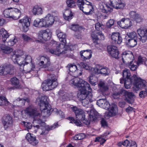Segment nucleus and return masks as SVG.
<instances>
[{
	"mask_svg": "<svg viewBox=\"0 0 147 147\" xmlns=\"http://www.w3.org/2000/svg\"><path fill=\"white\" fill-rule=\"evenodd\" d=\"M111 38L112 44L115 45L120 44L122 42V38L119 33H113Z\"/></svg>",
	"mask_w": 147,
	"mask_h": 147,
	"instance_id": "nucleus-15",
	"label": "nucleus"
},
{
	"mask_svg": "<svg viewBox=\"0 0 147 147\" xmlns=\"http://www.w3.org/2000/svg\"><path fill=\"white\" fill-rule=\"evenodd\" d=\"M122 60L124 63H127L130 61H133L134 57L132 52L130 51H125L121 54Z\"/></svg>",
	"mask_w": 147,
	"mask_h": 147,
	"instance_id": "nucleus-10",
	"label": "nucleus"
},
{
	"mask_svg": "<svg viewBox=\"0 0 147 147\" xmlns=\"http://www.w3.org/2000/svg\"><path fill=\"white\" fill-rule=\"evenodd\" d=\"M71 28L72 30L74 31H79L81 29L78 25L75 24H72L71 27Z\"/></svg>",
	"mask_w": 147,
	"mask_h": 147,
	"instance_id": "nucleus-57",
	"label": "nucleus"
},
{
	"mask_svg": "<svg viewBox=\"0 0 147 147\" xmlns=\"http://www.w3.org/2000/svg\"><path fill=\"white\" fill-rule=\"evenodd\" d=\"M4 65L0 67V75H7V71H6Z\"/></svg>",
	"mask_w": 147,
	"mask_h": 147,
	"instance_id": "nucleus-58",
	"label": "nucleus"
},
{
	"mask_svg": "<svg viewBox=\"0 0 147 147\" xmlns=\"http://www.w3.org/2000/svg\"><path fill=\"white\" fill-rule=\"evenodd\" d=\"M19 56V55L15 54H13L12 56L11 59L14 63H17L18 59V56Z\"/></svg>",
	"mask_w": 147,
	"mask_h": 147,
	"instance_id": "nucleus-63",
	"label": "nucleus"
},
{
	"mask_svg": "<svg viewBox=\"0 0 147 147\" xmlns=\"http://www.w3.org/2000/svg\"><path fill=\"white\" fill-rule=\"evenodd\" d=\"M117 23L120 27L125 29H128L132 26L131 21L128 18H123L118 21Z\"/></svg>",
	"mask_w": 147,
	"mask_h": 147,
	"instance_id": "nucleus-12",
	"label": "nucleus"
},
{
	"mask_svg": "<svg viewBox=\"0 0 147 147\" xmlns=\"http://www.w3.org/2000/svg\"><path fill=\"white\" fill-rule=\"evenodd\" d=\"M24 94L25 95V96H23L24 98H19L16 100V101L20 106L24 105L26 101H28V99L27 97V94L26 93H24Z\"/></svg>",
	"mask_w": 147,
	"mask_h": 147,
	"instance_id": "nucleus-32",
	"label": "nucleus"
},
{
	"mask_svg": "<svg viewBox=\"0 0 147 147\" xmlns=\"http://www.w3.org/2000/svg\"><path fill=\"white\" fill-rule=\"evenodd\" d=\"M110 5L116 9H122L125 7L124 4L121 0H110Z\"/></svg>",
	"mask_w": 147,
	"mask_h": 147,
	"instance_id": "nucleus-17",
	"label": "nucleus"
},
{
	"mask_svg": "<svg viewBox=\"0 0 147 147\" xmlns=\"http://www.w3.org/2000/svg\"><path fill=\"white\" fill-rule=\"evenodd\" d=\"M147 59L146 58L142 57L141 56H138V66L141 64H144L147 66Z\"/></svg>",
	"mask_w": 147,
	"mask_h": 147,
	"instance_id": "nucleus-45",
	"label": "nucleus"
},
{
	"mask_svg": "<svg viewBox=\"0 0 147 147\" xmlns=\"http://www.w3.org/2000/svg\"><path fill=\"white\" fill-rule=\"evenodd\" d=\"M30 19L28 17H25L23 19L19 20V22L22 24V31L24 32H27L28 30V27L30 26Z\"/></svg>",
	"mask_w": 147,
	"mask_h": 147,
	"instance_id": "nucleus-14",
	"label": "nucleus"
},
{
	"mask_svg": "<svg viewBox=\"0 0 147 147\" xmlns=\"http://www.w3.org/2000/svg\"><path fill=\"white\" fill-rule=\"evenodd\" d=\"M51 36V32L49 29L41 30L38 33V38L41 40L45 41L49 40Z\"/></svg>",
	"mask_w": 147,
	"mask_h": 147,
	"instance_id": "nucleus-9",
	"label": "nucleus"
},
{
	"mask_svg": "<svg viewBox=\"0 0 147 147\" xmlns=\"http://www.w3.org/2000/svg\"><path fill=\"white\" fill-rule=\"evenodd\" d=\"M127 65L128 67L130 68L131 70L132 71H135L137 69V65L133 64V61H130V63H128Z\"/></svg>",
	"mask_w": 147,
	"mask_h": 147,
	"instance_id": "nucleus-55",
	"label": "nucleus"
},
{
	"mask_svg": "<svg viewBox=\"0 0 147 147\" xmlns=\"http://www.w3.org/2000/svg\"><path fill=\"white\" fill-rule=\"evenodd\" d=\"M107 50L108 53L112 57L117 59L119 58V51L116 46L113 45L108 46L107 47Z\"/></svg>",
	"mask_w": 147,
	"mask_h": 147,
	"instance_id": "nucleus-11",
	"label": "nucleus"
},
{
	"mask_svg": "<svg viewBox=\"0 0 147 147\" xmlns=\"http://www.w3.org/2000/svg\"><path fill=\"white\" fill-rule=\"evenodd\" d=\"M2 52L6 54H9L13 51L12 49L9 47H6L2 48Z\"/></svg>",
	"mask_w": 147,
	"mask_h": 147,
	"instance_id": "nucleus-56",
	"label": "nucleus"
},
{
	"mask_svg": "<svg viewBox=\"0 0 147 147\" xmlns=\"http://www.w3.org/2000/svg\"><path fill=\"white\" fill-rule=\"evenodd\" d=\"M104 26L102 23L97 22L95 24V28L97 31H101L103 30Z\"/></svg>",
	"mask_w": 147,
	"mask_h": 147,
	"instance_id": "nucleus-49",
	"label": "nucleus"
},
{
	"mask_svg": "<svg viewBox=\"0 0 147 147\" xmlns=\"http://www.w3.org/2000/svg\"><path fill=\"white\" fill-rule=\"evenodd\" d=\"M146 81L140 77H138V90L140 89L142 90L144 89V90L147 89V87L146 84Z\"/></svg>",
	"mask_w": 147,
	"mask_h": 147,
	"instance_id": "nucleus-29",
	"label": "nucleus"
},
{
	"mask_svg": "<svg viewBox=\"0 0 147 147\" xmlns=\"http://www.w3.org/2000/svg\"><path fill=\"white\" fill-rule=\"evenodd\" d=\"M106 141V140L102 138L101 137H98L96 138V139L95 140V142H100V144H102L104 143Z\"/></svg>",
	"mask_w": 147,
	"mask_h": 147,
	"instance_id": "nucleus-61",
	"label": "nucleus"
},
{
	"mask_svg": "<svg viewBox=\"0 0 147 147\" xmlns=\"http://www.w3.org/2000/svg\"><path fill=\"white\" fill-rule=\"evenodd\" d=\"M130 18L132 20L137 21L138 19V13L136 11H132L129 13Z\"/></svg>",
	"mask_w": 147,
	"mask_h": 147,
	"instance_id": "nucleus-41",
	"label": "nucleus"
},
{
	"mask_svg": "<svg viewBox=\"0 0 147 147\" xmlns=\"http://www.w3.org/2000/svg\"><path fill=\"white\" fill-rule=\"evenodd\" d=\"M18 59L17 61V63L20 67H24L25 65L24 58L22 57L20 55L18 56Z\"/></svg>",
	"mask_w": 147,
	"mask_h": 147,
	"instance_id": "nucleus-46",
	"label": "nucleus"
},
{
	"mask_svg": "<svg viewBox=\"0 0 147 147\" xmlns=\"http://www.w3.org/2000/svg\"><path fill=\"white\" fill-rule=\"evenodd\" d=\"M49 77V79L44 81L42 84L41 86L44 91L52 90L56 88L58 84L57 81V77L55 75L51 74Z\"/></svg>",
	"mask_w": 147,
	"mask_h": 147,
	"instance_id": "nucleus-6",
	"label": "nucleus"
},
{
	"mask_svg": "<svg viewBox=\"0 0 147 147\" xmlns=\"http://www.w3.org/2000/svg\"><path fill=\"white\" fill-rule=\"evenodd\" d=\"M80 67V64H78L77 65H75L74 63L73 64H69L67 65V67L69 68V71L72 72H76L77 71L79 72V74L77 75V76H79L81 75L82 74V72L78 69L79 67Z\"/></svg>",
	"mask_w": 147,
	"mask_h": 147,
	"instance_id": "nucleus-22",
	"label": "nucleus"
},
{
	"mask_svg": "<svg viewBox=\"0 0 147 147\" xmlns=\"http://www.w3.org/2000/svg\"><path fill=\"white\" fill-rule=\"evenodd\" d=\"M45 24L43 18H37L34 21L33 25L35 27L40 28L45 27Z\"/></svg>",
	"mask_w": 147,
	"mask_h": 147,
	"instance_id": "nucleus-27",
	"label": "nucleus"
},
{
	"mask_svg": "<svg viewBox=\"0 0 147 147\" xmlns=\"http://www.w3.org/2000/svg\"><path fill=\"white\" fill-rule=\"evenodd\" d=\"M114 23V20L113 19H110L106 23V26L107 28H110Z\"/></svg>",
	"mask_w": 147,
	"mask_h": 147,
	"instance_id": "nucleus-62",
	"label": "nucleus"
},
{
	"mask_svg": "<svg viewBox=\"0 0 147 147\" xmlns=\"http://www.w3.org/2000/svg\"><path fill=\"white\" fill-rule=\"evenodd\" d=\"M44 61H42L39 63V64L40 66L42 65L44 68L48 67L50 66V62L49 58L43 57Z\"/></svg>",
	"mask_w": 147,
	"mask_h": 147,
	"instance_id": "nucleus-34",
	"label": "nucleus"
},
{
	"mask_svg": "<svg viewBox=\"0 0 147 147\" xmlns=\"http://www.w3.org/2000/svg\"><path fill=\"white\" fill-rule=\"evenodd\" d=\"M129 38H130V39H137V37L136 33L134 32L127 33V35L125 37V39H129Z\"/></svg>",
	"mask_w": 147,
	"mask_h": 147,
	"instance_id": "nucleus-44",
	"label": "nucleus"
},
{
	"mask_svg": "<svg viewBox=\"0 0 147 147\" xmlns=\"http://www.w3.org/2000/svg\"><path fill=\"white\" fill-rule=\"evenodd\" d=\"M43 20L45 24V27H49L51 26L55 21L54 17L49 13L48 14Z\"/></svg>",
	"mask_w": 147,
	"mask_h": 147,
	"instance_id": "nucleus-18",
	"label": "nucleus"
},
{
	"mask_svg": "<svg viewBox=\"0 0 147 147\" xmlns=\"http://www.w3.org/2000/svg\"><path fill=\"white\" fill-rule=\"evenodd\" d=\"M26 138L29 143L32 145H36L38 143V140L36 139V138L34 136L33 134H31L30 133L27 134Z\"/></svg>",
	"mask_w": 147,
	"mask_h": 147,
	"instance_id": "nucleus-25",
	"label": "nucleus"
},
{
	"mask_svg": "<svg viewBox=\"0 0 147 147\" xmlns=\"http://www.w3.org/2000/svg\"><path fill=\"white\" fill-rule=\"evenodd\" d=\"M97 105L99 107L108 110L109 112L107 113L108 117L115 116L118 112L117 106L115 104L110 105L106 99H100L97 101Z\"/></svg>",
	"mask_w": 147,
	"mask_h": 147,
	"instance_id": "nucleus-3",
	"label": "nucleus"
},
{
	"mask_svg": "<svg viewBox=\"0 0 147 147\" xmlns=\"http://www.w3.org/2000/svg\"><path fill=\"white\" fill-rule=\"evenodd\" d=\"M9 36V34L6 30L4 28H1L0 29V38L2 39L3 42H5Z\"/></svg>",
	"mask_w": 147,
	"mask_h": 147,
	"instance_id": "nucleus-28",
	"label": "nucleus"
},
{
	"mask_svg": "<svg viewBox=\"0 0 147 147\" xmlns=\"http://www.w3.org/2000/svg\"><path fill=\"white\" fill-rule=\"evenodd\" d=\"M70 109L74 112L77 119L81 120L85 124H90L91 121H94L96 119V117L92 115H89L88 119L85 118V113L81 109L78 108L76 106H73L70 107Z\"/></svg>",
	"mask_w": 147,
	"mask_h": 147,
	"instance_id": "nucleus-5",
	"label": "nucleus"
},
{
	"mask_svg": "<svg viewBox=\"0 0 147 147\" xmlns=\"http://www.w3.org/2000/svg\"><path fill=\"white\" fill-rule=\"evenodd\" d=\"M11 84L13 85L14 88H19L20 86L19 80L17 78L14 77L11 78L10 80Z\"/></svg>",
	"mask_w": 147,
	"mask_h": 147,
	"instance_id": "nucleus-33",
	"label": "nucleus"
},
{
	"mask_svg": "<svg viewBox=\"0 0 147 147\" xmlns=\"http://www.w3.org/2000/svg\"><path fill=\"white\" fill-rule=\"evenodd\" d=\"M100 123L102 127H105L108 126V124L107 121L103 118L101 119L100 121Z\"/></svg>",
	"mask_w": 147,
	"mask_h": 147,
	"instance_id": "nucleus-64",
	"label": "nucleus"
},
{
	"mask_svg": "<svg viewBox=\"0 0 147 147\" xmlns=\"http://www.w3.org/2000/svg\"><path fill=\"white\" fill-rule=\"evenodd\" d=\"M123 78L120 79V83L124 84L125 88L127 89L129 88L133 84L134 86L133 90L137 93L138 91V77L136 75L134 74L131 77L130 70L127 69H124L122 71Z\"/></svg>",
	"mask_w": 147,
	"mask_h": 147,
	"instance_id": "nucleus-1",
	"label": "nucleus"
},
{
	"mask_svg": "<svg viewBox=\"0 0 147 147\" xmlns=\"http://www.w3.org/2000/svg\"><path fill=\"white\" fill-rule=\"evenodd\" d=\"M3 14L6 18H12L11 7L9 8L4 10Z\"/></svg>",
	"mask_w": 147,
	"mask_h": 147,
	"instance_id": "nucleus-43",
	"label": "nucleus"
},
{
	"mask_svg": "<svg viewBox=\"0 0 147 147\" xmlns=\"http://www.w3.org/2000/svg\"><path fill=\"white\" fill-rule=\"evenodd\" d=\"M92 52L90 50L82 51L80 52L81 58L84 61L90 59L92 57Z\"/></svg>",
	"mask_w": 147,
	"mask_h": 147,
	"instance_id": "nucleus-21",
	"label": "nucleus"
},
{
	"mask_svg": "<svg viewBox=\"0 0 147 147\" xmlns=\"http://www.w3.org/2000/svg\"><path fill=\"white\" fill-rule=\"evenodd\" d=\"M6 71H7V74L12 75L15 73V69L14 66L10 64H5L4 65Z\"/></svg>",
	"mask_w": 147,
	"mask_h": 147,
	"instance_id": "nucleus-30",
	"label": "nucleus"
},
{
	"mask_svg": "<svg viewBox=\"0 0 147 147\" xmlns=\"http://www.w3.org/2000/svg\"><path fill=\"white\" fill-rule=\"evenodd\" d=\"M25 64H27L30 63H32V59L31 57L29 55H27L24 58Z\"/></svg>",
	"mask_w": 147,
	"mask_h": 147,
	"instance_id": "nucleus-59",
	"label": "nucleus"
},
{
	"mask_svg": "<svg viewBox=\"0 0 147 147\" xmlns=\"http://www.w3.org/2000/svg\"><path fill=\"white\" fill-rule=\"evenodd\" d=\"M32 12L34 15L40 14L42 13V9L38 6H35L33 7Z\"/></svg>",
	"mask_w": 147,
	"mask_h": 147,
	"instance_id": "nucleus-39",
	"label": "nucleus"
},
{
	"mask_svg": "<svg viewBox=\"0 0 147 147\" xmlns=\"http://www.w3.org/2000/svg\"><path fill=\"white\" fill-rule=\"evenodd\" d=\"M66 3L67 6L69 7H74L76 5V3L73 0H67Z\"/></svg>",
	"mask_w": 147,
	"mask_h": 147,
	"instance_id": "nucleus-52",
	"label": "nucleus"
},
{
	"mask_svg": "<svg viewBox=\"0 0 147 147\" xmlns=\"http://www.w3.org/2000/svg\"><path fill=\"white\" fill-rule=\"evenodd\" d=\"M47 96H44L39 98L41 114L45 117L49 116L53 111L51 105L47 101Z\"/></svg>",
	"mask_w": 147,
	"mask_h": 147,
	"instance_id": "nucleus-4",
	"label": "nucleus"
},
{
	"mask_svg": "<svg viewBox=\"0 0 147 147\" xmlns=\"http://www.w3.org/2000/svg\"><path fill=\"white\" fill-rule=\"evenodd\" d=\"M31 65L30 66H28L29 69H26V73H30L31 74L34 73L35 69V66L34 63H31Z\"/></svg>",
	"mask_w": 147,
	"mask_h": 147,
	"instance_id": "nucleus-47",
	"label": "nucleus"
},
{
	"mask_svg": "<svg viewBox=\"0 0 147 147\" xmlns=\"http://www.w3.org/2000/svg\"><path fill=\"white\" fill-rule=\"evenodd\" d=\"M138 35L139 36L140 38H138L140 41L142 43L145 42H146L147 39V37L146 36V32L145 31V29L140 28L138 29Z\"/></svg>",
	"mask_w": 147,
	"mask_h": 147,
	"instance_id": "nucleus-24",
	"label": "nucleus"
},
{
	"mask_svg": "<svg viewBox=\"0 0 147 147\" xmlns=\"http://www.w3.org/2000/svg\"><path fill=\"white\" fill-rule=\"evenodd\" d=\"M57 125H58V124L56 123L54 124V126H51L50 127H45V131H43L40 135H45L47 134L49 131L57 127Z\"/></svg>",
	"mask_w": 147,
	"mask_h": 147,
	"instance_id": "nucleus-42",
	"label": "nucleus"
},
{
	"mask_svg": "<svg viewBox=\"0 0 147 147\" xmlns=\"http://www.w3.org/2000/svg\"><path fill=\"white\" fill-rule=\"evenodd\" d=\"M83 80L78 77H74L69 81V84L72 86H74L80 88L81 84Z\"/></svg>",
	"mask_w": 147,
	"mask_h": 147,
	"instance_id": "nucleus-23",
	"label": "nucleus"
},
{
	"mask_svg": "<svg viewBox=\"0 0 147 147\" xmlns=\"http://www.w3.org/2000/svg\"><path fill=\"white\" fill-rule=\"evenodd\" d=\"M53 47L55 48L51 49L49 50V52L51 54L59 56L60 54H64L67 53L69 49V47L65 45V44L60 43L57 44V42L55 41H51V42Z\"/></svg>",
	"mask_w": 147,
	"mask_h": 147,
	"instance_id": "nucleus-7",
	"label": "nucleus"
},
{
	"mask_svg": "<svg viewBox=\"0 0 147 147\" xmlns=\"http://www.w3.org/2000/svg\"><path fill=\"white\" fill-rule=\"evenodd\" d=\"M112 10V7H110L108 5H106V9H103L102 11L104 13H108V12H111Z\"/></svg>",
	"mask_w": 147,
	"mask_h": 147,
	"instance_id": "nucleus-60",
	"label": "nucleus"
},
{
	"mask_svg": "<svg viewBox=\"0 0 147 147\" xmlns=\"http://www.w3.org/2000/svg\"><path fill=\"white\" fill-rule=\"evenodd\" d=\"M85 2L84 11H83V13L86 15H90L92 14L91 11L93 10V7L92 3L89 1H87L86 0V1H84Z\"/></svg>",
	"mask_w": 147,
	"mask_h": 147,
	"instance_id": "nucleus-19",
	"label": "nucleus"
},
{
	"mask_svg": "<svg viewBox=\"0 0 147 147\" xmlns=\"http://www.w3.org/2000/svg\"><path fill=\"white\" fill-rule=\"evenodd\" d=\"M80 89V92L78 94V97L79 100H83L82 103L86 102V104L89 103L88 100L90 102H92L94 100L93 95L91 92L92 89L90 84L83 80Z\"/></svg>",
	"mask_w": 147,
	"mask_h": 147,
	"instance_id": "nucleus-2",
	"label": "nucleus"
},
{
	"mask_svg": "<svg viewBox=\"0 0 147 147\" xmlns=\"http://www.w3.org/2000/svg\"><path fill=\"white\" fill-rule=\"evenodd\" d=\"M1 119L5 128H7L11 126L13 123L12 118L9 115H5L2 117Z\"/></svg>",
	"mask_w": 147,
	"mask_h": 147,
	"instance_id": "nucleus-13",
	"label": "nucleus"
},
{
	"mask_svg": "<svg viewBox=\"0 0 147 147\" xmlns=\"http://www.w3.org/2000/svg\"><path fill=\"white\" fill-rule=\"evenodd\" d=\"M12 19L16 20L20 18L21 12L20 10L16 8L11 7Z\"/></svg>",
	"mask_w": 147,
	"mask_h": 147,
	"instance_id": "nucleus-26",
	"label": "nucleus"
},
{
	"mask_svg": "<svg viewBox=\"0 0 147 147\" xmlns=\"http://www.w3.org/2000/svg\"><path fill=\"white\" fill-rule=\"evenodd\" d=\"M98 86L100 90L102 93L108 89V87L103 81H100L98 84Z\"/></svg>",
	"mask_w": 147,
	"mask_h": 147,
	"instance_id": "nucleus-38",
	"label": "nucleus"
},
{
	"mask_svg": "<svg viewBox=\"0 0 147 147\" xmlns=\"http://www.w3.org/2000/svg\"><path fill=\"white\" fill-rule=\"evenodd\" d=\"M125 40V43L127 45H129L130 47H133L137 44V39H130V38Z\"/></svg>",
	"mask_w": 147,
	"mask_h": 147,
	"instance_id": "nucleus-37",
	"label": "nucleus"
},
{
	"mask_svg": "<svg viewBox=\"0 0 147 147\" xmlns=\"http://www.w3.org/2000/svg\"><path fill=\"white\" fill-rule=\"evenodd\" d=\"M94 70L95 73L97 74H100L105 76L109 74L107 68L103 67L98 65H96Z\"/></svg>",
	"mask_w": 147,
	"mask_h": 147,
	"instance_id": "nucleus-16",
	"label": "nucleus"
},
{
	"mask_svg": "<svg viewBox=\"0 0 147 147\" xmlns=\"http://www.w3.org/2000/svg\"><path fill=\"white\" fill-rule=\"evenodd\" d=\"M85 137V134L82 133L75 135L73 138L75 140H80L84 139Z\"/></svg>",
	"mask_w": 147,
	"mask_h": 147,
	"instance_id": "nucleus-50",
	"label": "nucleus"
},
{
	"mask_svg": "<svg viewBox=\"0 0 147 147\" xmlns=\"http://www.w3.org/2000/svg\"><path fill=\"white\" fill-rule=\"evenodd\" d=\"M84 1H86V0H78L77 2V5L78 7L83 12V11H84L85 7H84L85 2Z\"/></svg>",
	"mask_w": 147,
	"mask_h": 147,
	"instance_id": "nucleus-40",
	"label": "nucleus"
},
{
	"mask_svg": "<svg viewBox=\"0 0 147 147\" xmlns=\"http://www.w3.org/2000/svg\"><path fill=\"white\" fill-rule=\"evenodd\" d=\"M63 15L64 19L67 20H71L73 16L72 12L69 8L65 9V11L63 13Z\"/></svg>",
	"mask_w": 147,
	"mask_h": 147,
	"instance_id": "nucleus-31",
	"label": "nucleus"
},
{
	"mask_svg": "<svg viewBox=\"0 0 147 147\" xmlns=\"http://www.w3.org/2000/svg\"><path fill=\"white\" fill-rule=\"evenodd\" d=\"M88 78L89 81L91 84L94 86L96 85L95 83L97 82V78L95 76H91L89 77Z\"/></svg>",
	"mask_w": 147,
	"mask_h": 147,
	"instance_id": "nucleus-48",
	"label": "nucleus"
},
{
	"mask_svg": "<svg viewBox=\"0 0 147 147\" xmlns=\"http://www.w3.org/2000/svg\"><path fill=\"white\" fill-rule=\"evenodd\" d=\"M10 103L8 101L6 98L3 96H0V106H8V107Z\"/></svg>",
	"mask_w": 147,
	"mask_h": 147,
	"instance_id": "nucleus-36",
	"label": "nucleus"
},
{
	"mask_svg": "<svg viewBox=\"0 0 147 147\" xmlns=\"http://www.w3.org/2000/svg\"><path fill=\"white\" fill-rule=\"evenodd\" d=\"M38 123L39 124L38 125H33V126L34 127H36L37 128V129H39L40 127H44L45 125V123L39 119L38 120Z\"/></svg>",
	"mask_w": 147,
	"mask_h": 147,
	"instance_id": "nucleus-51",
	"label": "nucleus"
},
{
	"mask_svg": "<svg viewBox=\"0 0 147 147\" xmlns=\"http://www.w3.org/2000/svg\"><path fill=\"white\" fill-rule=\"evenodd\" d=\"M56 33L57 37L59 38V40L61 42H63L64 43L66 44V39L65 34L59 31H57Z\"/></svg>",
	"mask_w": 147,
	"mask_h": 147,
	"instance_id": "nucleus-35",
	"label": "nucleus"
},
{
	"mask_svg": "<svg viewBox=\"0 0 147 147\" xmlns=\"http://www.w3.org/2000/svg\"><path fill=\"white\" fill-rule=\"evenodd\" d=\"M25 112L30 115L33 116L34 117L39 116L40 117V112L37 111L36 109L31 106L26 108Z\"/></svg>",
	"mask_w": 147,
	"mask_h": 147,
	"instance_id": "nucleus-20",
	"label": "nucleus"
},
{
	"mask_svg": "<svg viewBox=\"0 0 147 147\" xmlns=\"http://www.w3.org/2000/svg\"><path fill=\"white\" fill-rule=\"evenodd\" d=\"M93 35L92 34L91 35V36L92 38L96 40H98L99 39L101 40H104L105 39L103 35L100 32H99V34L98 36H96L93 37Z\"/></svg>",
	"mask_w": 147,
	"mask_h": 147,
	"instance_id": "nucleus-53",
	"label": "nucleus"
},
{
	"mask_svg": "<svg viewBox=\"0 0 147 147\" xmlns=\"http://www.w3.org/2000/svg\"><path fill=\"white\" fill-rule=\"evenodd\" d=\"M17 41V38L16 37H15L14 39L12 40H10L9 41L7 42L8 45L11 46H12L15 44Z\"/></svg>",
	"mask_w": 147,
	"mask_h": 147,
	"instance_id": "nucleus-54",
	"label": "nucleus"
},
{
	"mask_svg": "<svg viewBox=\"0 0 147 147\" xmlns=\"http://www.w3.org/2000/svg\"><path fill=\"white\" fill-rule=\"evenodd\" d=\"M113 95L115 96L123 95L125 97V100L128 103L131 104L134 102L133 96L134 94L131 92H128L123 89L119 90L116 92Z\"/></svg>",
	"mask_w": 147,
	"mask_h": 147,
	"instance_id": "nucleus-8",
	"label": "nucleus"
}]
</instances>
